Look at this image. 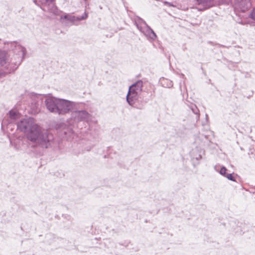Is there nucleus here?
<instances>
[{"mask_svg": "<svg viewBox=\"0 0 255 255\" xmlns=\"http://www.w3.org/2000/svg\"><path fill=\"white\" fill-rule=\"evenodd\" d=\"M71 118L75 122L81 121L88 122L91 119V115L88 112L85 110L75 111L72 112Z\"/></svg>", "mask_w": 255, "mask_h": 255, "instance_id": "nucleus-8", "label": "nucleus"}, {"mask_svg": "<svg viewBox=\"0 0 255 255\" xmlns=\"http://www.w3.org/2000/svg\"><path fill=\"white\" fill-rule=\"evenodd\" d=\"M226 171H227V169L225 167H223L221 168L220 171V173L225 176L226 175Z\"/></svg>", "mask_w": 255, "mask_h": 255, "instance_id": "nucleus-17", "label": "nucleus"}, {"mask_svg": "<svg viewBox=\"0 0 255 255\" xmlns=\"http://www.w3.org/2000/svg\"><path fill=\"white\" fill-rule=\"evenodd\" d=\"M135 23L138 29L149 40L153 41L155 40L157 37L156 34L142 19L140 18H137L135 21Z\"/></svg>", "mask_w": 255, "mask_h": 255, "instance_id": "nucleus-4", "label": "nucleus"}, {"mask_svg": "<svg viewBox=\"0 0 255 255\" xmlns=\"http://www.w3.org/2000/svg\"><path fill=\"white\" fill-rule=\"evenodd\" d=\"M11 61H13V58H11L9 60L7 52L0 51V66H4L5 68L7 70V73H9L14 71L10 70V67L14 66L11 64Z\"/></svg>", "mask_w": 255, "mask_h": 255, "instance_id": "nucleus-9", "label": "nucleus"}, {"mask_svg": "<svg viewBox=\"0 0 255 255\" xmlns=\"http://www.w3.org/2000/svg\"><path fill=\"white\" fill-rule=\"evenodd\" d=\"M216 0H197L198 5L203 7V9L209 8L214 5Z\"/></svg>", "mask_w": 255, "mask_h": 255, "instance_id": "nucleus-12", "label": "nucleus"}, {"mask_svg": "<svg viewBox=\"0 0 255 255\" xmlns=\"http://www.w3.org/2000/svg\"><path fill=\"white\" fill-rule=\"evenodd\" d=\"M142 81L138 80L129 87L127 95V101L129 105H133L137 100L138 96L142 91Z\"/></svg>", "mask_w": 255, "mask_h": 255, "instance_id": "nucleus-3", "label": "nucleus"}, {"mask_svg": "<svg viewBox=\"0 0 255 255\" xmlns=\"http://www.w3.org/2000/svg\"><path fill=\"white\" fill-rule=\"evenodd\" d=\"M10 45V49L16 54L13 61H11V64L13 66L10 67V71H14L20 65L25 55L26 54V49L16 41L10 42L9 43Z\"/></svg>", "mask_w": 255, "mask_h": 255, "instance_id": "nucleus-2", "label": "nucleus"}, {"mask_svg": "<svg viewBox=\"0 0 255 255\" xmlns=\"http://www.w3.org/2000/svg\"><path fill=\"white\" fill-rule=\"evenodd\" d=\"M59 102V99L53 97H48L45 100V103L46 108L49 111L57 114Z\"/></svg>", "mask_w": 255, "mask_h": 255, "instance_id": "nucleus-10", "label": "nucleus"}, {"mask_svg": "<svg viewBox=\"0 0 255 255\" xmlns=\"http://www.w3.org/2000/svg\"><path fill=\"white\" fill-rule=\"evenodd\" d=\"M87 17V14L86 12L81 16L76 17L74 15L67 14L64 15H61L60 16L61 22L66 25L76 24L77 22H78L81 20L85 19Z\"/></svg>", "mask_w": 255, "mask_h": 255, "instance_id": "nucleus-7", "label": "nucleus"}, {"mask_svg": "<svg viewBox=\"0 0 255 255\" xmlns=\"http://www.w3.org/2000/svg\"><path fill=\"white\" fill-rule=\"evenodd\" d=\"M18 129L23 132L32 147L48 148L53 139V135L43 129L31 118L21 120L17 124Z\"/></svg>", "mask_w": 255, "mask_h": 255, "instance_id": "nucleus-1", "label": "nucleus"}, {"mask_svg": "<svg viewBox=\"0 0 255 255\" xmlns=\"http://www.w3.org/2000/svg\"><path fill=\"white\" fill-rule=\"evenodd\" d=\"M191 110L192 111L193 113L196 115L197 120H199V111L197 107L195 105L192 106L191 107Z\"/></svg>", "mask_w": 255, "mask_h": 255, "instance_id": "nucleus-15", "label": "nucleus"}, {"mask_svg": "<svg viewBox=\"0 0 255 255\" xmlns=\"http://www.w3.org/2000/svg\"><path fill=\"white\" fill-rule=\"evenodd\" d=\"M160 84L165 88H171L173 86V83L171 80L164 78L160 79Z\"/></svg>", "mask_w": 255, "mask_h": 255, "instance_id": "nucleus-13", "label": "nucleus"}, {"mask_svg": "<svg viewBox=\"0 0 255 255\" xmlns=\"http://www.w3.org/2000/svg\"><path fill=\"white\" fill-rule=\"evenodd\" d=\"M235 6L236 9L245 12L251 6V0H236Z\"/></svg>", "mask_w": 255, "mask_h": 255, "instance_id": "nucleus-11", "label": "nucleus"}, {"mask_svg": "<svg viewBox=\"0 0 255 255\" xmlns=\"http://www.w3.org/2000/svg\"><path fill=\"white\" fill-rule=\"evenodd\" d=\"M9 118L11 120H16L19 118V114L15 110H11L9 112Z\"/></svg>", "mask_w": 255, "mask_h": 255, "instance_id": "nucleus-14", "label": "nucleus"}, {"mask_svg": "<svg viewBox=\"0 0 255 255\" xmlns=\"http://www.w3.org/2000/svg\"><path fill=\"white\" fill-rule=\"evenodd\" d=\"M76 103L64 99H59L58 107L57 108V114L64 115L74 110Z\"/></svg>", "mask_w": 255, "mask_h": 255, "instance_id": "nucleus-6", "label": "nucleus"}, {"mask_svg": "<svg viewBox=\"0 0 255 255\" xmlns=\"http://www.w3.org/2000/svg\"><path fill=\"white\" fill-rule=\"evenodd\" d=\"M225 177L230 180L235 181V178L233 176L232 174H227Z\"/></svg>", "mask_w": 255, "mask_h": 255, "instance_id": "nucleus-18", "label": "nucleus"}, {"mask_svg": "<svg viewBox=\"0 0 255 255\" xmlns=\"http://www.w3.org/2000/svg\"><path fill=\"white\" fill-rule=\"evenodd\" d=\"M55 0H34V2L40 6L44 11L54 15H59L60 13L54 3Z\"/></svg>", "mask_w": 255, "mask_h": 255, "instance_id": "nucleus-5", "label": "nucleus"}, {"mask_svg": "<svg viewBox=\"0 0 255 255\" xmlns=\"http://www.w3.org/2000/svg\"><path fill=\"white\" fill-rule=\"evenodd\" d=\"M250 17L251 19L255 21V7L251 11Z\"/></svg>", "mask_w": 255, "mask_h": 255, "instance_id": "nucleus-16", "label": "nucleus"}]
</instances>
